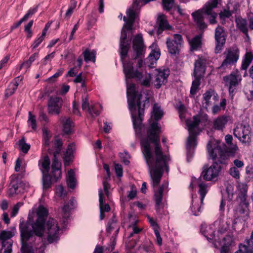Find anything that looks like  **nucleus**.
Masks as SVG:
<instances>
[{"label": "nucleus", "instance_id": "nucleus-1", "mask_svg": "<svg viewBox=\"0 0 253 253\" xmlns=\"http://www.w3.org/2000/svg\"><path fill=\"white\" fill-rule=\"evenodd\" d=\"M47 215V209L40 206L37 210L36 221L31 224L33 230H28L24 224H20L21 253H44L45 245L41 239L44 231L47 234V240L49 243L59 239V227L54 219L49 218L44 227Z\"/></svg>", "mask_w": 253, "mask_h": 253}, {"label": "nucleus", "instance_id": "nucleus-2", "mask_svg": "<svg viewBox=\"0 0 253 253\" xmlns=\"http://www.w3.org/2000/svg\"><path fill=\"white\" fill-rule=\"evenodd\" d=\"M161 128L157 123H153L147 130V137L141 140L144 155L154 188L157 186L162 178L164 169L169 171V156L164 155L160 145L159 134Z\"/></svg>", "mask_w": 253, "mask_h": 253}, {"label": "nucleus", "instance_id": "nucleus-3", "mask_svg": "<svg viewBox=\"0 0 253 253\" xmlns=\"http://www.w3.org/2000/svg\"><path fill=\"white\" fill-rule=\"evenodd\" d=\"M207 149L210 157L214 161V162L210 166L208 165L203 166L201 177L206 181H212L218 176L221 169L220 164L225 163V156L223 155L220 148L215 147L211 148L210 142L207 144Z\"/></svg>", "mask_w": 253, "mask_h": 253}, {"label": "nucleus", "instance_id": "nucleus-4", "mask_svg": "<svg viewBox=\"0 0 253 253\" xmlns=\"http://www.w3.org/2000/svg\"><path fill=\"white\" fill-rule=\"evenodd\" d=\"M127 94L129 108L130 111L132 112L133 110L135 109L136 104L138 108V119H137L136 118L135 115L133 114L132 112V118L134 128L136 132L140 133L142 129L141 122L143 120L144 113V105H143V108H142L140 101L142 96L136 90L135 85L133 84H130L127 86Z\"/></svg>", "mask_w": 253, "mask_h": 253}, {"label": "nucleus", "instance_id": "nucleus-5", "mask_svg": "<svg viewBox=\"0 0 253 253\" xmlns=\"http://www.w3.org/2000/svg\"><path fill=\"white\" fill-rule=\"evenodd\" d=\"M140 1H138V0H133L132 5L126 11L128 20L125 23L123 26L120 39V54L122 60L124 59L126 56L129 48V44L126 40L127 37L126 32L124 30V28H126L127 30L132 29L133 23L137 16V10L138 9Z\"/></svg>", "mask_w": 253, "mask_h": 253}, {"label": "nucleus", "instance_id": "nucleus-6", "mask_svg": "<svg viewBox=\"0 0 253 253\" xmlns=\"http://www.w3.org/2000/svg\"><path fill=\"white\" fill-rule=\"evenodd\" d=\"M220 0H210L204 5L203 8L192 13L194 21L197 23L201 29L207 28V25L204 22V15L209 16V21L211 24L216 23L215 20L217 16L216 13L213 11V9L216 8Z\"/></svg>", "mask_w": 253, "mask_h": 253}, {"label": "nucleus", "instance_id": "nucleus-7", "mask_svg": "<svg viewBox=\"0 0 253 253\" xmlns=\"http://www.w3.org/2000/svg\"><path fill=\"white\" fill-rule=\"evenodd\" d=\"M201 118L200 116H195L192 119L187 120L186 122L189 133L186 144L188 151L197 145L196 136L200 131L199 125L201 123Z\"/></svg>", "mask_w": 253, "mask_h": 253}, {"label": "nucleus", "instance_id": "nucleus-8", "mask_svg": "<svg viewBox=\"0 0 253 253\" xmlns=\"http://www.w3.org/2000/svg\"><path fill=\"white\" fill-rule=\"evenodd\" d=\"M206 59L199 57L195 62L194 75L195 79L192 82L190 89V94L194 95L199 89L200 85V80L203 77L206 71Z\"/></svg>", "mask_w": 253, "mask_h": 253}, {"label": "nucleus", "instance_id": "nucleus-9", "mask_svg": "<svg viewBox=\"0 0 253 253\" xmlns=\"http://www.w3.org/2000/svg\"><path fill=\"white\" fill-rule=\"evenodd\" d=\"M122 61L123 64L124 72L126 78H136L140 81L142 85L146 86L150 85V81L152 78L150 74H149L145 77H144L141 72L133 69L132 63L130 61L125 63L124 59Z\"/></svg>", "mask_w": 253, "mask_h": 253}, {"label": "nucleus", "instance_id": "nucleus-10", "mask_svg": "<svg viewBox=\"0 0 253 253\" xmlns=\"http://www.w3.org/2000/svg\"><path fill=\"white\" fill-rule=\"evenodd\" d=\"M223 54L225 59L219 67V69L223 71L229 69L237 62L239 58V50L236 46H233L226 48Z\"/></svg>", "mask_w": 253, "mask_h": 253}, {"label": "nucleus", "instance_id": "nucleus-11", "mask_svg": "<svg viewBox=\"0 0 253 253\" xmlns=\"http://www.w3.org/2000/svg\"><path fill=\"white\" fill-rule=\"evenodd\" d=\"M241 80V75L238 71L233 72L230 74L223 77L225 86L228 87L229 94L232 96L236 92L237 86Z\"/></svg>", "mask_w": 253, "mask_h": 253}, {"label": "nucleus", "instance_id": "nucleus-12", "mask_svg": "<svg viewBox=\"0 0 253 253\" xmlns=\"http://www.w3.org/2000/svg\"><path fill=\"white\" fill-rule=\"evenodd\" d=\"M183 43L182 37L180 34H175L173 36V39L168 38L166 44L169 52L171 55L178 54L179 50Z\"/></svg>", "mask_w": 253, "mask_h": 253}, {"label": "nucleus", "instance_id": "nucleus-13", "mask_svg": "<svg viewBox=\"0 0 253 253\" xmlns=\"http://www.w3.org/2000/svg\"><path fill=\"white\" fill-rule=\"evenodd\" d=\"M234 136L243 143H248L251 139V128L248 125H239L234 129Z\"/></svg>", "mask_w": 253, "mask_h": 253}, {"label": "nucleus", "instance_id": "nucleus-14", "mask_svg": "<svg viewBox=\"0 0 253 253\" xmlns=\"http://www.w3.org/2000/svg\"><path fill=\"white\" fill-rule=\"evenodd\" d=\"M62 99L59 97H51L48 101L47 111L49 114L59 115L62 107Z\"/></svg>", "mask_w": 253, "mask_h": 253}, {"label": "nucleus", "instance_id": "nucleus-15", "mask_svg": "<svg viewBox=\"0 0 253 253\" xmlns=\"http://www.w3.org/2000/svg\"><path fill=\"white\" fill-rule=\"evenodd\" d=\"M214 37L216 42L215 52L217 54L221 52L226 42L225 33L222 27L218 26L215 29Z\"/></svg>", "mask_w": 253, "mask_h": 253}, {"label": "nucleus", "instance_id": "nucleus-16", "mask_svg": "<svg viewBox=\"0 0 253 253\" xmlns=\"http://www.w3.org/2000/svg\"><path fill=\"white\" fill-rule=\"evenodd\" d=\"M169 74V71L168 69L156 70L153 81L155 86L157 88H159L163 84H166Z\"/></svg>", "mask_w": 253, "mask_h": 253}, {"label": "nucleus", "instance_id": "nucleus-17", "mask_svg": "<svg viewBox=\"0 0 253 253\" xmlns=\"http://www.w3.org/2000/svg\"><path fill=\"white\" fill-rule=\"evenodd\" d=\"M133 49L136 54L134 59L139 57L142 54L143 51V41L141 34L137 35L134 38L133 42Z\"/></svg>", "mask_w": 253, "mask_h": 253}, {"label": "nucleus", "instance_id": "nucleus-18", "mask_svg": "<svg viewBox=\"0 0 253 253\" xmlns=\"http://www.w3.org/2000/svg\"><path fill=\"white\" fill-rule=\"evenodd\" d=\"M230 121H231V117L229 116H219L213 120V128L217 130L223 131L226 124Z\"/></svg>", "mask_w": 253, "mask_h": 253}, {"label": "nucleus", "instance_id": "nucleus-19", "mask_svg": "<svg viewBox=\"0 0 253 253\" xmlns=\"http://www.w3.org/2000/svg\"><path fill=\"white\" fill-rule=\"evenodd\" d=\"M211 97H212L214 101H217L218 99V96L214 90L209 89L203 94V105L204 107L208 108L210 105L211 104L210 100Z\"/></svg>", "mask_w": 253, "mask_h": 253}, {"label": "nucleus", "instance_id": "nucleus-20", "mask_svg": "<svg viewBox=\"0 0 253 253\" xmlns=\"http://www.w3.org/2000/svg\"><path fill=\"white\" fill-rule=\"evenodd\" d=\"M238 189L240 192L239 197L242 201V203L246 207L249 206V203L247 201V191L248 186L245 183H240L238 185Z\"/></svg>", "mask_w": 253, "mask_h": 253}, {"label": "nucleus", "instance_id": "nucleus-21", "mask_svg": "<svg viewBox=\"0 0 253 253\" xmlns=\"http://www.w3.org/2000/svg\"><path fill=\"white\" fill-rule=\"evenodd\" d=\"M160 51L159 50H153L146 59V64L148 66L151 68L154 67V65L159 59Z\"/></svg>", "mask_w": 253, "mask_h": 253}, {"label": "nucleus", "instance_id": "nucleus-22", "mask_svg": "<svg viewBox=\"0 0 253 253\" xmlns=\"http://www.w3.org/2000/svg\"><path fill=\"white\" fill-rule=\"evenodd\" d=\"M139 249L142 253H155L154 244L149 240L143 242L139 247Z\"/></svg>", "mask_w": 253, "mask_h": 253}, {"label": "nucleus", "instance_id": "nucleus-23", "mask_svg": "<svg viewBox=\"0 0 253 253\" xmlns=\"http://www.w3.org/2000/svg\"><path fill=\"white\" fill-rule=\"evenodd\" d=\"M10 178V183L9 184L8 193L10 196H12L17 193V190L21 183L19 182L17 177L15 175H11Z\"/></svg>", "mask_w": 253, "mask_h": 253}, {"label": "nucleus", "instance_id": "nucleus-24", "mask_svg": "<svg viewBox=\"0 0 253 253\" xmlns=\"http://www.w3.org/2000/svg\"><path fill=\"white\" fill-rule=\"evenodd\" d=\"M157 23L159 25V28L158 29V34H160L162 33L163 30L169 29L170 26L168 24L166 17L164 15H160L159 16L157 19Z\"/></svg>", "mask_w": 253, "mask_h": 253}, {"label": "nucleus", "instance_id": "nucleus-25", "mask_svg": "<svg viewBox=\"0 0 253 253\" xmlns=\"http://www.w3.org/2000/svg\"><path fill=\"white\" fill-rule=\"evenodd\" d=\"M60 120L63 124V131L66 134H69L72 131L73 123L70 118L61 117Z\"/></svg>", "mask_w": 253, "mask_h": 253}, {"label": "nucleus", "instance_id": "nucleus-26", "mask_svg": "<svg viewBox=\"0 0 253 253\" xmlns=\"http://www.w3.org/2000/svg\"><path fill=\"white\" fill-rule=\"evenodd\" d=\"M75 150V146L73 144L68 145L64 157V165L68 166L72 162L73 158V152Z\"/></svg>", "mask_w": 253, "mask_h": 253}, {"label": "nucleus", "instance_id": "nucleus-27", "mask_svg": "<svg viewBox=\"0 0 253 253\" xmlns=\"http://www.w3.org/2000/svg\"><path fill=\"white\" fill-rule=\"evenodd\" d=\"M50 161L48 156H45L39 162V166L43 174L48 173L49 170Z\"/></svg>", "mask_w": 253, "mask_h": 253}, {"label": "nucleus", "instance_id": "nucleus-28", "mask_svg": "<svg viewBox=\"0 0 253 253\" xmlns=\"http://www.w3.org/2000/svg\"><path fill=\"white\" fill-rule=\"evenodd\" d=\"M236 24L237 27L243 33L247 34L248 33L247 21L242 17L236 18Z\"/></svg>", "mask_w": 253, "mask_h": 253}, {"label": "nucleus", "instance_id": "nucleus-29", "mask_svg": "<svg viewBox=\"0 0 253 253\" xmlns=\"http://www.w3.org/2000/svg\"><path fill=\"white\" fill-rule=\"evenodd\" d=\"M167 184L162 185L157 191H156L155 190L154 196H155L156 204L157 206H159L161 204L162 201V199H163V192H164V189L165 188H167Z\"/></svg>", "mask_w": 253, "mask_h": 253}, {"label": "nucleus", "instance_id": "nucleus-30", "mask_svg": "<svg viewBox=\"0 0 253 253\" xmlns=\"http://www.w3.org/2000/svg\"><path fill=\"white\" fill-rule=\"evenodd\" d=\"M67 183L69 187L74 189L76 185L75 174L73 169H70L67 175Z\"/></svg>", "mask_w": 253, "mask_h": 253}, {"label": "nucleus", "instance_id": "nucleus-31", "mask_svg": "<svg viewBox=\"0 0 253 253\" xmlns=\"http://www.w3.org/2000/svg\"><path fill=\"white\" fill-rule=\"evenodd\" d=\"M191 49L192 50H197L201 47V37L196 36L193 38L189 42Z\"/></svg>", "mask_w": 253, "mask_h": 253}, {"label": "nucleus", "instance_id": "nucleus-32", "mask_svg": "<svg viewBox=\"0 0 253 253\" xmlns=\"http://www.w3.org/2000/svg\"><path fill=\"white\" fill-rule=\"evenodd\" d=\"M116 229V234H117L119 231V227L117 224V221L114 216L109 221L107 226V231L110 233L112 230Z\"/></svg>", "mask_w": 253, "mask_h": 253}, {"label": "nucleus", "instance_id": "nucleus-33", "mask_svg": "<svg viewBox=\"0 0 253 253\" xmlns=\"http://www.w3.org/2000/svg\"><path fill=\"white\" fill-rule=\"evenodd\" d=\"M14 233L11 231H3L0 233V240L1 244L5 242H10L12 244V241L10 239L14 236Z\"/></svg>", "mask_w": 253, "mask_h": 253}, {"label": "nucleus", "instance_id": "nucleus-34", "mask_svg": "<svg viewBox=\"0 0 253 253\" xmlns=\"http://www.w3.org/2000/svg\"><path fill=\"white\" fill-rule=\"evenodd\" d=\"M199 193L200 195L201 203L202 204L206 195L208 192V185L205 183L202 182L198 184Z\"/></svg>", "mask_w": 253, "mask_h": 253}, {"label": "nucleus", "instance_id": "nucleus-35", "mask_svg": "<svg viewBox=\"0 0 253 253\" xmlns=\"http://www.w3.org/2000/svg\"><path fill=\"white\" fill-rule=\"evenodd\" d=\"M99 209L100 211L108 212L110 210V206L107 204L103 203V193L102 190L99 191Z\"/></svg>", "mask_w": 253, "mask_h": 253}, {"label": "nucleus", "instance_id": "nucleus-36", "mask_svg": "<svg viewBox=\"0 0 253 253\" xmlns=\"http://www.w3.org/2000/svg\"><path fill=\"white\" fill-rule=\"evenodd\" d=\"M253 60V55L251 52L246 54L245 58L242 61L241 68L243 70H246L249 67Z\"/></svg>", "mask_w": 253, "mask_h": 253}, {"label": "nucleus", "instance_id": "nucleus-37", "mask_svg": "<svg viewBox=\"0 0 253 253\" xmlns=\"http://www.w3.org/2000/svg\"><path fill=\"white\" fill-rule=\"evenodd\" d=\"M84 60L86 62L91 61L93 62L95 61V51L92 50L90 51L89 49H86L83 53Z\"/></svg>", "mask_w": 253, "mask_h": 253}, {"label": "nucleus", "instance_id": "nucleus-38", "mask_svg": "<svg viewBox=\"0 0 253 253\" xmlns=\"http://www.w3.org/2000/svg\"><path fill=\"white\" fill-rule=\"evenodd\" d=\"M244 92L249 100H253V85H246L244 88Z\"/></svg>", "mask_w": 253, "mask_h": 253}, {"label": "nucleus", "instance_id": "nucleus-39", "mask_svg": "<svg viewBox=\"0 0 253 253\" xmlns=\"http://www.w3.org/2000/svg\"><path fill=\"white\" fill-rule=\"evenodd\" d=\"M27 123L29 126H31L34 130L37 129V121L36 116L32 115L31 112L28 113V119Z\"/></svg>", "mask_w": 253, "mask_h": 253}, {"label": "nucleus", "instance_id": "nucleus-40", "mask_svg": "<svg viewBox=\"0 0 253 253\" xmlns=\"http://www.w3.org/2000/svg\"><path fill=\"white\" fill-rule=\"evenodd\" d=\"M38 56V54L37 53H35L32 55L30 56L29 60L24 62L20 66L19 70H21V68L23 67H26L27 69H28L31 65L32 63L35 60L36 58Z\"/></svg>", "mask_w": 253, "mask_h": 253}, {"label": "nucleus", "instance_id": "nucleus-41", "mask_svg": "<svg viewBox=\"0 0 253 253\" xmlns=\"http://www.w3.org/2000/svg\"><path fill=\"white\" fill-rule=\"evenodd\" d=\"M253 250L246 243L240 244L239 250L235 253H253Z\"/></svg>", "mask_w": 253, "mask_h": 253}, {"label": "nucleus", "instance_id": "nucleus-42", "mask_svg": "<svg viewBox=\"0 0 253 253\" xmlns=\"http://www.w3.org/2000/svg\"><path fill=\"white\" fill-rule=\"evenodd\" d=\"M12 244L9 242H5L1 244V248L0 250V253H11Z\"/></svg>", "mask_w": 253, "mask_h": 253}, {"label": "nucleus", "instance_id": "nucleus-43", "mask_svg": "<svg viewBox=\"0 0 253 253\" xmlns=\"http://www.w3.org/2000/svg\"><path fill=\"white\" fill-rule=\"evenodd\" d=\"M153 114L155 120L158 121L161 119L163 115V111L157 104H155L153 107Z\"/></svg>", "mask_w": 253, "mask_h": 253}, {"label": "nucleus", "instance_id": "nucleus-44", "mask_svg": "<svg viewBox=\"0 0 253 253\" xmlns=\"http://www.w3.org/2000/svg\"><path fill=\"white\" fill-rule=\"evenodd\" d=\"M71 208L68 205H65L61 209V214L62 217L64 219V222L67 220L70 215Z\"/></svg>", "mask_w": 253, "mask_h": 253}, {"label": "nucleus", "instance_id": "nucleus-45", "mask_svg": "<svg viewBox=\"0 0 253 253\" xmlns=\"http://www.w3.org/2000/svg\"><path fill=\"white\" fill-rule=\"evenodd\" d=\"M224 241V245L222 248H225V249H228V248L232 245L234 243V239L232 235H226L223 239Z\"/></svg>", "mask_w": 253, "mask_h": 253}, {"label": "nucleus", "instance_id": "nucleus-46", "mask_svg": "<svg viewBox=\"0 0 253 253\" xmlns=\"http://www.w3.org/2000/svg\"><path fill=\"white\" fill-rule=\"evenodd\" d=\"M19 146L24 153H27L30 148V145L26 143L24 138L19 141Z\"/></svg>", "mask_w": 253, "mask_h": 253}, {"label": "nucleus", "instance_id": "nucleus-47", "mask_svg": "<svg viewBox=\"0 0 253 253\" xmlns=\"http://www.w3.org/2000/svg\"><path fill=\"white\" fill-rule=\"evenodd\" d=\"M42 185L43 189H48L51 186V181L48 173L43 174Z\"/></svg>", "mask_w": 253, "mask_h": 253}, {"label": "nucleus", "instance_id": "nucleus-48", "mask_svg": "<svg viewBox=\"0 0 253 253\" xmlns=\"http://www.w3.org/2000/svg\"><path fill=\"white\" fill-rule=\"evenodd\" d=\"M241 205L244 206L245 207V209H243L242 208H240L238 210V211L239 213L241 215L244 214V215L243 216L241 215L240 217L241 218H243L244 220L246 221L248 218L249 216V211L248 209V206L246 207L245 205L242 203V202H241Z\"/></svg>", "mask_w": 253, "mask_h": 253}, {"label": "nucleus", "instance_id": "nucleus-49", "mask_svg": "<svg viewBox=\"0 0 253 253\" xmlns=\"http://www.w3.org/2000/svg\"><path fill=\"white\" fill-rule=\"evenodd\" d=\"M174 0H163V8L166 10H169L174 5Z\"/></svg>", "mask_w": 253, "mask_h": 253}, {"label": "nucleus", "instance_id": "nucleus-50", "mask_svg": "<svg viewBox=\"0 0 253 253\" xmlns=\"http://www.w3.org/2000/svg\"><path fill=\"white\" fill-rule=\"evenodd\" d=\"M91 106H89L88 103V100L87 97H85L83 99V102L82 105V108L83 110H86L89 114H92L93 112L90 108Z\"/></svg>", "mask_w": 253, "mask_h": 253}, {"label": "nucleus", "instance_id": "nucleus-51", "mask_svg": "<svg viewBox=\"0 0 253 253\" xmlns=\"http://www.w3.org/2000/svg\"><path fill=\"white\" fill-rule=\"evenodd\" d=\"M246 173L247 175L246 177L247 181H250L253 179V168L252 166H248L246 167Z\"/></svg>", "mask_w": 253, "mask_h": 253}, {"label": "nucleus", "instance_id": "nucleus-52", "mask_svg": "<svg viewBox=\"0 0 253 253\" xmlns=\"http://www.w3.org/2000/svg\"><path fill=\"white\" fill-rule=\"evenodd\" d=\"M61 163L57 160L56 158V154L54 153V159L53 160L52 164L51 165L52 170L61 169Z\"/></svg>", "mask_w": 253, "mask_h": 253}, {"label": "nucleus", "instance_id": "nucleus-53", "mask_svg": "<svg viewBox=\"0 0 253 253\" xmlns=\"http://www.w3.org/2000/svg\"><path fill=\"white\" fill-rule=\"evenodd\" d=\"M64 68H60L58 70L57 72L54 74L52 76L50 77L47 79L46 81L49 82H54V79L57 78L59 76H61L64 71Z\"/></svg>", "mask_w": 253, "mask_h": 253}, {"label": "nucleus", "instance_id": "nucleus-54", "mask_svg": "<svg viewBox=\"0 0 253 253\" xmlns=\"http://www.w3.org/2000/svg\"><path fill=\"white\" fill-rule=\"evenodd\" d=\"M229 225L230 223H228V221L225 222H222L218 229V232L220 234L224 233L229 228Z\"/></svg>", "mask_w": 253, "mask_h": 253}, {"label": "nucleus", "instance_id": "nucleus-55", "mask_svg": "<svg viewBox=\"0 0 253 253\" xmlns=\"http://www.w3.org/2000/svg\"><path fill=\"white\" fill-rule=\"evenodd\" d=\"M232 12L230 10V9H224L223 11H221L219 13V17L221 19H224L226 18H229L232 15Z\"/></svg>", "mask_w": 253, "mask_h": 253}, {"label": "nucleus", "instance_id": "nucleus-56", "mask_svg": "<svg viewBox=\"0 0 253 253\" xmlns=\"http://www.w3.org/2000/svg\"><path fill=\"white\" fill-rule=\"evenodd\" d=\"M229 174L236 179L240 178V171L235 167H232L230 169Z\"/></svg>", "mask_w": 253, "mask_h": 253}, {"label": "nucleus", "instance_id": "nucleus-57", "mask_svg": "<svg viewBox=\"0 0 253 253\" xmlns=\"http://www.w3.org/2000/svg\"><path fill=\"white\" fill-rule=\"evenodd\" d=\"M227 8L230 9L232 13L236 12L239 8V5L238 2L229 3L227 5Z\"/></svg>", "mask_w": 253, "mask_h": 253}, {"label": "nucleus", "instance_id": "nucleus-58", "mask_svg": "<svg viewBox=\"0 0 253 253\" xmlns=\"http://www.w3.org/2000/svg\"><path fill=\"white\" fill-rule=\"evenodd\" d=\"M62 172L61 169L52 170L51 178L54 179L55 181L61 178Z\"/></svg>", "mask_w": 253, "mask_h": 253}, {"label": "nucleus", "instance_id": "nucleus-59", "mask_svg": "<svg viewBox=\"0 0 253 253\" xmlns=\"http://www.w3.org/2000/svg\"><path fill=\"white\" fill-rule=\"evenodd\" d=\"M38 6L30 9L27 13L23 16V18L26 21L29 17H31L37 11Z\"/></svg>", "mask_w": 253, "mask_h": 253}, {"label": "nucleus", "instance_id": "nucleus-60", "mask_svg": "<svg viewBox=\"0 0 253 253\" xmlns=\"http://www.w3.org/2000/svg\"><path fill=\"white\" fill-rule=\"evenodd\" d=\"M39 120L41 121H45L47 122L48 121V118L46 114L43 111V108L41 107L39 113Z\"/></svg>", "mask_w": 253, "mask_h": 253}, {"label": "nucleus", "instance_id": "nucleus-61", "mask_svg": "<svg viewBox=\"0 0 253 253\" xmlns=\"http://www.w3.org/2000/svg\"><path fill=\"white\" fill-rule=\"evenodd\" d=\"M23 205V203L19 202L17 203L14 206L12 211L11 213V216L14 217L15 216L18 212L19 209L20 207Z\"/></svg>", "mask_w": 253, "mask_h": 253}, {"label": "nucleus", "instance_id": "nucleus-62", "mask_svg": "<svg viewBox=\"0 0 253 253\" xmlns=\"http://www.w3.org/2000/svg\"><path fill=\"white\" fill-rule=\"evenodd\" d=\"M136 195V188L134 185L131 186V190L129 192L127 197L130 199H133Z\"/></svg>", "mask_w": 253, "mask_h": 253}, {"label": "nucleus", "instance_id": "nucleus-63", "mask_svg": "<svg viewBox=\"0 0 253 253\" xmlns=\"http://www.w3.org/2000/svg\"><path fill=\"white\" fill-rule=\"evenodd\" d=\"M191 210L194 215H198V212L201 211V207L199 206L198 204H196V203L194 204V203H192Z\"/></svg>", "mask_w": 253, "mask_h": 253}, {"label": "nucleus", "instance_id": "nucleus-64", "mask_svg": "<svg viewBox=\"0 0 253 253\" xmlns=\"http://www.w3.org/2000/svg\"><path fill=\"white\" fill-rule=\"evenodd\" d=\"M238 150V148L237 146L234 145H232L231 148H229L228 149L227 152L230 156L234 157Z\"/></svg>", "mask_w": 253, "mask_h": 253}]
</instances>
